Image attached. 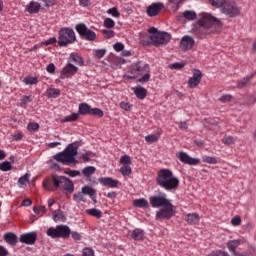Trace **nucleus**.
Here are the masks:
<instances>
[{"label":"nucleus","mask_w":256,"mask_h":256,"mask_svg":"<svg viewBox=\"0 0 256 256\" xmlns=\"http://www.w3.org/2000/svg\"><path fill=\"white\" fill-rule=\"evenodd\" d=\"M198 27L193 30V33L197 35L200 39H204L207 35L211 33H217L223 27V22L218 18L207 12H202L199 14Z\"/></svg>","instance_id":"obj_1"},{"label":"nucleus","mask_w":256,"mask_h":256,"mask_svg":"<svg viewBox=\"0 0 256 256\" xmlns=\"http://www.w3.org/2000/svg\"><path fill=\"white\" fill-rule=\"evenodd\" d=\"M149 201L151 207L154 209L161 207L160 210L156 212V221L169 220L171 217H175V206H173L171 200L167 199L166 194L151 196Z\"/></svg>","instance_id":"obj_2"},{"label":"nucleus","mask_w":256,"mask_h":256,"mask_svg":"<svg viewBox=\"0 0 256 256\" xmlns=\"http://www.w3.org/2000/svg\"><path fill=\"white\" fill-rule=\"evenodd\" d=\"M42 185L46 191H57V189H61L65 191L66 195H71L75 191V185L71 179L55 174L50 178L44 179Z\"/></svg>","instance_id":"obj_3"},{"label":"nucleus","mask_w":256,"mask_h":256,"mask_svg":"<svg viewBox=\"0 0 256 256\" xmlns=\"http://www.w3.org/2000/svg\"><path fill=\"white\" fill-rule=\"evenodd\" d=\"M77 151H79V142L70 143L62 152L53 156L54 161L62 165H77Z\"/></svg>","instance_id":"obj_4"},{"label":"nucleus","mask_w":256,"mask_h":256,"mask_svg":"<svg viewBox=\"0 0 256 256\" xmlns=\"http://www.w3.org/2000/svg\"><path fill=\"white\" fill-rule=\"evenodd\" d=\"M156 183L165 191H175L179 187V178L173 175L169 169H162L158 172Z\"/></svg>","instance_id":"obj_5"},{"label":"nucleus","mask_w":256,"mask_h":256,"mask_svg":"<svg viewBox=\"0 0 256 256\" xmlns=\"http://www.w3.org/2000/svg\"><path fill=\"white\" fill-rule=\"evenodd\" d=\"M46 235L51 237V239H69V237H71V228L67 225L60 224L55 228H48Z\"/></svg>","instance_id":"obj_6"},{"label":"nucleus","mask_w":256,"mask_h":256,"mask_svg":"<svg viewBox=\"0 0 256 256\" xmlns=\"http://www.w3.org/2000/svg\"><path fill=\"white\" fill-rule=\"evenodd\" d=\"M77 41V36L75 31L71 28H62L59 31L58 45L59 47H68V45H73Z\"/></svg>","instance_id":"obj_7"},{"label":"nucleus","mask_w":256,"mask_h":256,"mask_svg":"<svg viewBox=\"0 0 256 256\" xmlns=\"http://www.w3.org/2000/svg\"><path fill=\"white\" fill-rule=\"evenodd\" d=\"M145 71H149V64L144 62L134 63L124 75V79H137V77H139V75H143Z\"/></svg>","instance_id":"obj_8"},{"label":"nucleus","mask_w":256,"mask_h":256,"mask_svg":"<svg viewBox=\"0 0 256 256\" xmlns=\"http://www.w3.org/2000/svg\"><path fill=\"white\" fill-rule=\"evenodd\" d=\"M171 41V35L167 32H159L150 36V40L144 41L143 45H151L153 43L155 47H160V45H167Z\"/></svg>","instance_id":"obj_9"},{"label":"nucleus","mask_w":256,"mask_h":256,"mask_svg":"<svg viewBox=\"0 0 256 256\" xmlns=\"http://www.w3.org/2000/svg\"><path fill=\"white\" fill-rule=\"evenodd\" d=\"M221 13L227 15V17H238L241 14V8L237 5V2L226 0V3L221 9Z\"/></svg>","instance_id":"obj_10"},{"label":"nucleus","mask_w":256,"mask_h":256,"mask_svg":"<svg viewBox=\"0 0 256 256\" xmlns=\"http://www.w3.org/2000/svg\"><path fill=\"white\" fill-rule=\"evenodd\" d=\"M77 33L80 35L81 39L85 41H95L97 39V34L95 31L89 29L87 25L80 23L75 27Z\"/></svg>","instance_id":"obj_11"},{"label":"nucleus","mask_w":256,"mask_h":256,"mask_svg":"<svg viewBox=\"0 0 256 256\" xmlns=\"http://www.w3.org/2000/svg\"><path fill=\"white\" fill-rule=\"evenodd\" d=\"M121 168H120V173L124 176L127 177L131 174V156L129 155H123L120 157L119 161Z\"/></svg>","instance_id":"obj_12"},{"label":"nucleus","mask_w":256,"mask_h":256,"mask_svg":"<svg viewBox=\"0 0 256 256\" xmlns=\"http://www.w3.org/2000/svg\"><path fill=\"white\" fill-rule=\"evenodd\" d=\"M77 71H79V68L73 65L72 63L68 62L61 71V78L69 79V77H73L74 75H77Z\"/></svg>","instance_id":"obj_13"},{"label":"nucleus","mask_w":256,"mask_h":256,"mask_svg":"<svg viewBox=\"0 0 256 256\" xmlns=\"http://www.w3.org/2000/svg\"><path fill=\"white\" fill-rule=\"evenodd\" d=\"M176 157L179 158V161L181 163H184V165H199L200 160L197 158H191L187 152H178L176 154Z\"/></svg>","instance_id":"obj_14"},{"label":"nucleus","mask_w":256,"mask_h":256,"mask_svg":"<svg viewBox=\"0 0 256 256\" xmlns=\"http://www.w3.org/2000/svg\"><path fill=\"white\" fill-rule=\"evenodd\" d=\"M201 79H203V73H201V70L194 69L192 77L188 80V87L190 89H195L201 83Z\"/></svg>","instance_id":"obj_15"},{"label":"nucleus","mask_w":256,"mask_h":256,"mask_svg":"<svg viewBox=\"0 0 256 256\" xmlns=\"http://www.w3.org/2000/svg\"><path fill=\"white\" fill-rule=\"evenodd\" d=\"M20 243H24L25 245H35L37 242V232H27L20 235L19 238Z\"/></svg>","instance_id":"obj_16"},{"label":"nucleus","mask_w":256,"mask_h":256,"mask_svg":"<svg viewBox=\"0 0 256 256\" xmlns=\"http://www.w3.org/2000/svg\"><path fill=\"white\" fill-rule=\"evenodd\" d=\"M195 46V39L189 35H185L181 38L180 47L183 51H189Z\"/></svg>","instance_id":"obj_17"},{"label":"nucleus","mask_w":256,"mask_h":256,"mask_svg":"<svg viewBox=\"0 0 256 256\" xmlns=\"http://www.w3.org/2000/svg\"><path fill=\"white\" fill-rule=\"evenodd\" d=\"M161 9H163V3H153L147 7V15L148 17H157L159 13H161Z\"/></svg>","instance_id":"obj_18"},{"label":"nucleus","mask_w":256,"mask_h":256,"mask_svg":"<svg viewBox=\"0 0 256 256\" xmlns=\"http://www.w3.org/2000/svg\"><path fill=\"white\" fill-rule=\"evenodd\" d=\"M99 183L103 187H110L111 189H117L119 187V180H115L111 177H102L99 179Z\"/></svg>","instance_id":"obj_19"},{"label":"nucleus","mask_w":256,"mask_h":256,"mask_svg":"<svg viewBox=\"0 0 256 256\" xmlns=\"http://www.w3.org/2000/svg\"><path fill=\"white\" fill-rule=\"evenodd\" d=\"M26 13H30V15H35L36 13H39L41 11V3L31 1L26 7H25Z\"/></svg>","instance_id":"obj_20"},{"label":"nucleus","mask_w":256,"mask_h":256,"mask_svg":"<svg viewBox=\"0 0 256 256\" xmlns=\"http://www.w3.org/2000/svg\"><path fill=\"white\" fill-rule=\"evenodd\" d=\"M3 239L8 245H11V247H15V245H17L18 238L13 232L5 233Z\"/></svg>","instance_id":"obj_21"},{"label":"nucleus","mask_w":256,"mask_h":256,"mask_svg":"<svg viewBox=\"0 0 256 256\" xmlns=\"http://www.w3.org/2000/svg\"><path fill=\"white\" fill-rule=\"evenodd\" d=\"M131 239H133L134 241H143V239H145V231L140 228L132 230Z\"/></svg>","instance_id":"obj_22"},{"label":"nucleus","mask_w":256,"mask_h":256,"mask_svg":"<svg viewBox=\"0 0 256 256\" xmlns=\"http://www.w3.org/2000/svg\"><path fill=\"white\" fill-rule=\"evenodd\" d=\"M161 135H163V130L158 129L156 134H149V135L145 136V141L150 144L157 143V140L161 139Z\"/></svg>","instance_id":"obj_23"},{"label":"nucleus","mask_w":256,"mask_h":256,"mask_svg":"<svg viewBox=\"0 0 256 256\" xmlns=\"http://www.w3.org/2000/svg\"><path fill=\"white\" fill-rule=\"evenodd\" d=\"M241 245V240H230L226 243V246L228 247V251L232 253V255H235L237 253V247Z\"/></svg>","instance_id":"obj_24"},{"label":"nucleus","mask_w":256,"mask_h":256,"mask_svg":"<svg viewBox=\"0 0 256 256\" xmlns=\"http://www.w3.org/2000/svg\"><path fill=\"white\" fill-rule=\"evenodd\" d=\"M133 92H134V95H136V97L138 99H145V97H147V89L141 87V86H137L135 88H133Z\"/></svg>","instance_id":"obj_25"},{"label":"nucleus","mask_w":256,"mask_h":256,"mask_svg":"<svg viewBox=\"0 0 256 256\" xmlns=\"http://www.w3.org/2000/svg\"><path fill=\"white\" fill-rule=\"evenodd\" d=\"M185 221L189 225H195L196 223H199V214L198 213H189L186 215Z\"/></svg>","instance_id":"obj_26"},{"label":"nucleus","mask_w":256,"mask_h":256,"mask_svg":"<svg viewBox=\"0 0 256 256\" xmlns=\"http://www.w3.org/2000/svg\"><path fill=\"white\" fill-rule=\"evenodd\" d=\"M78 113L79 115H91V106L87 103L79 104Z\"/></svg>","instance_id":"obj_27"},{"label":"nucleus","mask_w":256,"mask_h":256,"mask_svg":"<svg viewBox=\"0 0 256 256\" xmlns=\"http://www.w3.org/2000/svg\"><path fill=\"white\" fill-rule=\"evenodd\" d=\"M70 59L76 63V65H79V67H83L85 65V61L83 60V57L79 55V53H71Z\"/></svg>","instance_id":"obj_28"},{"label":"nucleus","mask_w":256,"mask_h":256,"mask_svg":"<svg viewBox=\"0 0 256 256\" xmlns=\"http://www.w3.org/2000/svg\"><path fill=\"white\" fill-rule=\"evenodd\" d=\"M61 95V91L57 88H49L46 90V97L48 99H57Z\"/></svg>","instance_id":"obj_29"},{"label":"nucleus","mask_w":256,"mask_h":256,"mask_svg":"<svg viewBox=\"0 0 256 256\" xmlns=\"http://www.w3.org/2000/svg\"><path fill=\"white\" fill-rule=\"evenodd\" d=\"M134 207H138L139 209H144L145 207H149V202L145 198L135 199L133 201Z\"/></svg>","instance_id":"obj_30"},{"label":"nucleus","mask_w":256,"mask_h":256,"mask_svg":"<svg viewBox=\"0 0 256 256\" xmlns=\"http://www.w3.org/2000/svg\"><path fill=\"white\" fill-rule=\"evenodd\" d=\"M82 193L83 195H89L91 199H95V197L97 196V191H95V189L90 186L82 187Z\"/></svg>","instance_id":"obj_31"},{"label":"nucleus","mask_w":256,"mask_h":256,"mask_svg":"<svg viewBox=\"0 0 256 256\" xmlns=\"http://www.w3.org/2000/svg\"><path fill=\"white\" fill-rule=\"evenodd\" d=\"M87 215H90L91 217H96V219H101L103 217V212L101 210L92 208L86 210Z\"/></svg>","instance_id":"obj_32"},{"label":"nucleus","mask_w":256,"mask_h":256,"mask_svg":"<svg viewBox=\"0 0 256 256\" xmlns=\"http://www.w3.org/2000/svg\"><path fill=\"white\" fill-rule=\"evenodd\" d=\"M31 101H33V96H22L20 99V107L27 109V104L31 103Z\"/></svg>","instance_id":"obj_33"},{"label":"nucleus","mask_w":256,"mask_h":256,"mask_svg":"<svg viewBox=\"0 0 256 256\" xmlns=\"http://www.w3.org/2000/svg\"><path fill=\"white\" fill-rule=\"evenodd\" d=\"M23 83H25V85H37V83H39V79L33 76H26L23 79Z\"/></svg>","instance_id":"obj_34"},{"label":"nucleus","mask_w":256,"mask_h":256,"mask_svg":"<svg viewBox=\"0 0 256 256\" xmlns=\"http://www.w3.org/2000/svg\"><path fill=\"white\" fill-rule=\"evenodd\" d=\"M251 79H253V75L247 76V77L243 78L241 81H239L237 83L238 89H243L244 87H247V85L249 84V81H251Z\"/></svg>","instance_id":"obj_35"},{"label":"nucleus","mask_w":256,"mask_h":256,"mask_svg":"<svg viewBox=\"0 0 256 256\" xmlns=\"http://www.w3.org/2000/svg\"><path fill=\"white\" fill-rule=\"evenodd\" d=\"M183 17L186 18L188 21H195V19H197V13L191 10H186L183 13Z\"/></svg>","instance_id":"obj_36"},{"label":"nucleus","mask_w":256,"mask_h":256,"mask_svg":"<svg viewBox=\"0 0 256 256\" xmlns=\"http://www.w3.org/2000/svg\"><path fill=\"white\" fill-rule=\"evenodd\" d=\"M96 171V168L93 166H87L82 170L84 177H91Z\"/></svg>","instance_id":"obj_37"},{"label":"nucleus","mask_w":256,"mask_h":256,"mask_svg":"<svg viewBox=\"0 0 256 256\" xmlns=\"http://www.w3.org/2000/svg\"><path fill=\"white\" fill-rule=\"evenodd\" d=\"M227 0H209L212 7H217L218 9H223Z\"/></svg>","instance_id":"obj_38"},{"label":"nucleus","mask_w":256,"mask_h":256,"mask_svg":"<svg viewBox=\"0 0 256 256\" xmlns=\"http://www.w3.org/2000/svg\"><path fill=\"white\" fill-rule=\"evenodd\" d=\"M11 169H13V165H11V162L9 161H4L2 163H0V171H11Z\"/></svg>","instance_id":"obj_39"},{"label":"nucleus","mask_w":256,"mask_h":256,"mask_svg":"<svg viewBox=\"0 0 256 256\" xmlns=\"http://www.w3.org/2000/svg\"><path fill=\"white\" fill-rule=\"evenodd\" d=\"M79 119V114L77 113H72L71 115L66 116L63 119V123H71L73 121H77Z\"/></svg>","instance_id":"obj_40"},{"label":"nucleus","mask_w":256,"mask_h":256,"mask_svg":"<svg viewBox=\"0 0 256 256\" xmlns=\"http://www.w3.org/2000/svg\"><path fill=\"white\" fill-rule=\"evenodd\" d=\"M53 220L57 223V221H63L65 219V215L61 211H54L52 213Z\"/></svg>","instance_id":"obj_41"},{"label":"nucleus","mask_w":256,"mask_h":256,"mask_svg":"<svg viewBox=\"0 0 256 256\" xmlns=\"http://www.w3.org/2000/svg\"><path fill=\"white\" fill-rule=\"evenodd\" d=\"M73 201H75L76 203H81V201H83V203H85V201L87 200L85 199V196L81 191L73 195Z\"/></svg>","instance_id":"obj_42"},{"label":"nucleus","mask_w":256,"mask_h":256,"mask_svg":"<svg viewBox=\"0 0 256 256\" xmlns=\"http://www.w3.org/2000/svg\"><path fill=\"white\" fill-rule=\"evenodd\" d=\"M222 143H224V145H235V138L233 136L225 135L222 138Z\"/></svg>","instance_id":"obj_43"},{"label":"nucleus","mask_w":256,"mask_h":256,"mask_svg":"<svg viewBox=\"0 0 256 256\" xmlns=\"http://www.w3.org/2000/svg\"><path fill=\"white\" fill-rule=\"evenodd\" d=\"M31 177V174L26 173L23 176H21L18 180V183L20 185H27V183H29V178Z\"/></svg>","instance_id":"obj_44"},{"label":"nucleus","mask_w":256,"mask_h":256,"mask_svg":"<svg viewBox=\"0 0 256 256\" xmlns=\"http://www.w3.org/2000/svg\"><path fill=\"white\" fill-rule=\"evenodd\" d=\"M104 27H106V29H113V27H115V20L106 18L104 20Z\"/></svg>","instance_id":"obj_45"},{"label":"nucleus","mask_w":256,"mask_h":256,"mask_svg":"<svg viewBox=\"0 0 256 256\" xmlns=\"http://www.w3.org/2000/svg\"><path fill=\"white\" fill-rule=\"evenodd\" d=\"M102 33L106 39H113L115 37V31L109 29H103Z\"/></svg>","instance_id":"obj_46"},{"label":"nucleus","mask_w":256,"mask_h":256,"mask_svg":"<svg viewBox=\"0 0 256 256\" xmlns=\"http://www.w3.org/2000/svg\"><path fill=\"white\" fill-rule=\"evenodd\" d=\"M120 109H123L124 111H131V109H133V104L126 101H122L120 103Z\"/></svg>","instance_id":"obj_47"},{"label":"nucleus","mask_w":256,"mask_h":256,"mask_svg":"<svg viewBox=\"0 0 256 256\" xmlns=\"http://www.w3.org/2000/svg\"><path fill=\"white\" fill-rule=\"evenodd\" d=\"M82 255L83 256H95V250H93V248H91V247L83 248Z\"/></svg>","instance_id":"obj_48"},{"label":"nucleus","mask_w":256,"mask_h":256,"mask_svg":"<svg viewBox=\"0 0 256 256\" xmlns=\"http://www.w3.org/2000/svg\"><path fill=\"white\" fill-rule=\"evenodd\" d=\"M90 115H94L95 117H103V110L99 108H91Z\"/></svg>","instance_id":"obj_49"},{"label":"nucleus","mask_w":256,"mask_h":256,"mask_svg":"<svg viewBox=\"0 0 256 256\" xmlns=\"http://www.w3.org/2000/svg\"><path fill=\"white\" fill-rule=\"evenodd\" d=\"M108 15H112V17L119 18L121 17V13H119V10L117 8L113 7L107 10Z\"/></svg>","instance_id":"obj_50"},{"label":"nucleus","mask_w":256,"mask_h":256,"mask_svg":"<svg viewBox=\"0 0 256 256\" xmlns=\"http://www.w3.org/2000/svg\"><path fill=\"white\" fill-rule=\"evenodd\" d=\"M204 163H209L210 165H217V158L211 156H205L203 158Z\"/></svg>","instance_id":"obj_51"},{"label":"nucleus","mask_w":256,"mask_h":256,"mask_svg":"<svg viewBox=\"0 0 256 256\" xmlns=\"http://www.w3.org/2000/svg\"><path fill=\"white\" fill-rule=\"evenodd\" d=\"M105 49H97L94 50V55L96 57V59H103V57H105Z\"/></svg>","instance_id":"obj_52"},{"label":"nucleus","mask_w":256,"mask_h":256,"mask_svg":"<svg viewBox=\"0 0 256 256\" xmlns=\"http://www.w3.org/2000/svg\"><path fill=\"white\" fill-rule=\"evenodd\" d=\"M170 5L172 6V11H178L179 10V5L181 3V0H168Z\"/></svg>","instance_id":"obj_53"},{"label":"nucleus","mask_w":256,"mask_h":256,"mask_svg":"<svg viewBox=\"0 0 256 256\" xmlns=\"http://www.w3.org/2000/svg\"><path fill=\"white\" fill-rule=\"evenodd\" d=\"M170 69H183L185 67V62H176L173 64H170Z\"/></svg>","instance_id":"obj_54"},{"label":"nucleus","mask_w":256,"mask_h":256,"mask_svg":"<svg viewBox=\"0 0 256 256\" xmlns=\"http://www.w3.org/2000/svg\"><path fill=\"white\" fill-rule=\"evenodd\" d=\"M113 49L117 51V53L123 51L125 49V45L121 42H117L113 45Z\"/></svg>","instance_id":"obj_55"},{"label":"nucleus","mask_w":256,"mask_h":256,"mask_svg":"<svg viewBox=\"0 0 256 256\" xmlns=\"http://www.w3.org/2000/svg\"><path fill=\"white\" fill-rule=\"evenodd\" d=\"M27 129H28V131H38L39 130V124L35 123V122L29 123L28 126H27Z\"/></svg>","instance_id":"obj_56"},{"label":"nucleus","mask_w":256,"mask_h":256,"mask_svg":"<svg viewBox=\"0 0 256 256\" xmlns=\"http://www.w3.org/2000/svg\"><path fill=\"white\" fill-rule=\"evenodd\" d=\"M233 99V96L226 94L221 96L220 101L221 103H231V100Z\"/></svg>","instance_id":"obj_57"},{"label":"nucleus","mask_w":256,"mask_h":256,"mask_svg":"<svg viewBox=\"0 0 256 256\" xmlns=\"http://www.w3.org/2000/svg\"><path fill=\"white\" fill-rule=\"evenodd\" d=\"M70 235L74 241H81V239H83V236H81V234H79L77 231L71 232Z\"/></svg>","instance_id":"obj_58"},{"label":"nucleus","mask_w":256,"mask_h":256,"mask_svg":"<svg viewBox=\"0 0 256 256\" xmlns=\"http://www.w3.org/2000/svg\"><path fill=\"white\" fill-rule=\"evenodd\" d=\"M151 79V74L146 73L141 78L138 79V83H147Z\"/></svg>","instance_id":"obj_59"},{"label":"nucleus","mask_w":256,"mask_h":256,"mask_svg":"<svg viewBox=\"0 0 256 256\" xmlns=\"http://www.w3.org/2000/svg\"><path fill=\"white\" fill-rule=\"evenodd\" d=\"M231 224L234 227H237V226L241 225V217H239V216L233 217L232 220H231Z\"/></svg>","instance_id":"obj_60"},{"label":"nucleus","mask_w":256,"mask_h":256,"mask_svg":"<svg viewBox=\"0 0 256 256\" xmlns=\"http://www.w3.org/2000/svg\"><path fill=\"white\" fill-rule=\"evenodd\" d=\"M69 177H81V172L79 170L68 171Z\"/></svg>","instance_id":"obj_61"},{"label":"nucleus","mask_w":256,"mask_h":256,"mask_svg":"<svg viewBox=\"0 0 256 256\" xmlns=\"http://www.w3.org/2000/svg\"><path fill=\"white\" fill-rule=\"evenodd\" d=\"M82 159L86 163H89V161H91V152H86V153L82 154Z\"/></svg>","instance_id":"obj_62"},{"label":"nucleus","mask_w":256,"mask_h":256,"mask_svg":"<svg viewBox=\"0 0 256 256\" xmlns=\"http://www.w3.org/2000/svg\"><path fill=\"white\" fill-rule=\"evenodd\" d=\"M9 255V251L7 250V248H5V246H0V256H7Z\"/></svg>","instance_id":"obj_63"},{"label":"nucleus","mask_w":256,"mask_h":256,"mask_svg":"<svg viewBox=\"0 0 256 256\" xmlns=\"http://www.w3.org/2000/svg\"><path fill=\"white\" fill-rule=\"evenodd\" d=\"M46 71H47L48 73H55V64L50 63V64L47 66Z\"/></svg>","instance_id":"obj_64"}]
</instances>
